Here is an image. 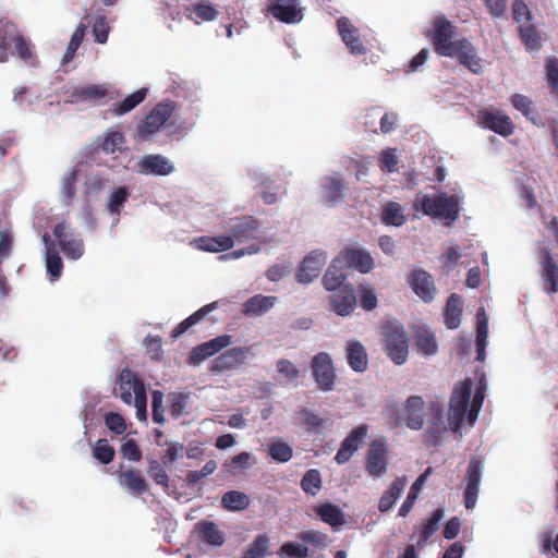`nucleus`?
Segmentation results:
<instances>
[{
	"mask_svg": "<svg viewBox=\"0 0 558 558\" xmlns=\"http://www.w3.org/2000/svg\"><path fill=\"white\" fill-rule=\"evenodd\" d=\"M426 404L421 396H410L402 408L395 402L387 403L383 409V417L390 429L407 426L420 430L425 424Z\"/></svg>",
	"mask_w": 558,
	"mask_h": 558,
	"instance_id": "obj_1",
	"label": "nucleus"
},
{
	"mask_svg": "<svg viewBox=\"0 0 558 558\" xmlns=\"http://www.w3.org/2000/svg\"><path fill=\"white\" fill-rule=\"evenodd\" d=\"M413 208L422 210L424 215L445 219L450 222L459 218V198L457 195H448L447 193H438L434 195H423L416 199Z\"/></svg>",
	"mask_w": 558,
	"mask_h": 558,
	"instance_id": "obj_2",
	"label": "nucleus"
},
{
	"mask_svg": "<svg viewBox=\"0 0 558 558\" xmlns=\"http://www.w3.org/2000/svg\"><path fill=\"white\" fill-rule=\"evenodd\" d=\"M383 344L387 356L396 365H402L407 362L409 354V339L402 325L392 322L385 324Z\"/></svg>",
	"mask_w": 558,
	"mask_h": 558,
	"instance_id": "obj_3",
	"label": "nucleus"
},
{
	"mask_svg": "<svg viewBox=\"0 0 558 558\" xmlns=\"http://www.w3.org/2000/svg\"><path fill=\"white\" fill-rule=\"evenodd\" d=\"M457 27L444 16L436 17L432 23V28L426 32V37L432 41L438 56L451 57L454 48Z\"/></svg>",
	"mask_w": 558,
	"mask_h": 558,
	"instance_id": "obj_4",
	"label": "nucleus"
},
{
	"mask_svg": "<svg viewBox=\"0 0 558 558\" xmlns=\"http://www.w3.org/2000/svg\"><path fill=\"white\" fill-rule=\"evenodd\" d=\"M472 395V380L466 378L458 383L449 401L448 423L451 430L457 432L464 421Z\"/></svg>",
	"mask_w": 558,
	"mask_h": 558,
	"instance_id": "obj_5",
	"label": "nucleus"
},
{
	"mask_svg": "<svg viewBox=\"0 0 558 558\" xmlns=\"http://www.w3.org/2000/svg\"><path fill=\"white\" fill-rule=\"evenodd\" d=\"M312 376L323 392L335 389L337 373L331 356L327 352H319L311 361Z\"/></svg>",
	"mask_w": 558,
	"mask_h": 558,
	"instance_id": "obj_6",
	"label": "nucleus"
},
{
	"mask_svg": "<svg viewBox=\"0 0 558 558\" xmlns=\"http://www.w3.org/2000/svg\"><path fill=\"white\" fill-rule=\"evenodd\" d=\"M347 268L357 270L361 274H368L375 267L374 258L371 253L361 246H345L336 257Z\"/></svg>",
	"mask_w": 558,
	"mask_h": 558,
	"instance_id": "obj_7",
	"label": "nucleus"
},
{
	"mask_svg": "<svg viewBox=\"0 0 558 558\" xmlns=\"http://www.w3.org/2000/svg\"><path fill=\"white\" fill-rule=\"evenodd\" d=\"M478 124L504 137L514 132V124L511 118L501 110L483 109L477 113Z\"/></svg>",
	"mask_w": 558,
	"mask_h": 558,
	"instance_id": "obj_8",
	"label": "nucleus"
},
{
	"mask_svg": "<svg viewBox=\"0 0 558 558\" xmlns=\"http://www.w3.org/2000/svg\"><path fill=\"white\" fill-rule=\"evenodd\" d=\"M175 104L172 100L158 102L140 124V133L154 134L159 131L174 112Z\"/></svg>",
	"mask_w": 558,
	"mask_h": 558,
	"instance_id": "obj_9",
	"label": "nucleus"
},
{
	"mask_svg": "<svg viewBox=\"0 0 558 558\" xmlns=\"http://www.w3.org/2000/svg\"><path fill=\"white\" fill-rule=\"evenodd\" d=\"M388 445L386 439H374L366 457V471L373 477H381L388 469Z\"/></svg>",
	"mask_w": 558,
	"mask_h": 558,
	"instance_id": "obj_10",
	"label": "nucleus"
},
{
	"mask_svg": "<svg viewBox=\"0 0 558 558\" xmlns=\"http://www.w3.org/2000/svg\"><path fill=\"white\" fill-rule=\"evenodd\" d=\"M52 233L68 258L78 259L84 254L83 240L69 231L65 221L57 223Z\"/></svg>",
	"mask_w": 558,
	"mask_h": 558,
	"instance_id": "obj_11",
	"label": "nucleus"
},
{
	"mask_svg": "<svg viewBox=\"0 0 558 558\" xmlns=\"http://www.w3.org/2000/svg\"><path fill=\"white\" fill-rule=\"evenodd\" d=\"M538 258L544 290L548 294H556L558 292V263L546 247L538 250Z\"/></svg>",
	"mask_w": 558,
	"mask_h": 558,
	"instance_id": "obj_12",
	"label": "nucleus"
},
{
	"mask_svg": "<svg viewBox=\"0 0 558 558\" xmlns=\"http://www.w3.org/2000/svg\"><path fill=\"white\" fill-rule=\"evenodd\" d=\"M452 52L450 58H457L459 63L472 73L481 74L483 72L482 59L477 56L476 48L469 39H457Z\"/></svg>",
	"mask_w": 558,
	"mask_h": 558,
	"instance_id": "obj_13",
	"label": "nucleus"
},
{
	"mask_svg": "<svg viewBox=\"0 0 558 558\" xmlns=\"http://www.w3.org/2000/svg\"><path fill=\"white\" fill-rule=\"evenodd\" d=\"M483 462L480 458L472 457L466 474L465 482L466 487L464 492V507L466 509H473L476 505L478 492H480V482L482 475Z\"/></svg>",
	"mask_w": 558,
	"mask_h": 558,
	"instance_id": "obj_14",
	"label": "nucleus"
},
{
	"mask_svg": "<svg viewBox=\"0 0 558 558\" xmlns=\"http://www.w3.org/2000/svg\"><path fill=\"white\" fill-rule=\"evenodd\" d=\"M367 432L368 426L366 424H361L354 427L342 440L341 446L335 456V461L338 464L347 463L353 453L360 448V445L366 437Z\"/></svg>",
	"mask_w": 558,
	"mask_h": 558,
	"instance_id": "obj_15",
	"label": "nucleus"
},
{
	"mask_svg": "<svg viewBox=\"0 0 558 558\" xmlns=\"http://www.w3.org/2000/svg\"><path fill=\"white\" fill-rule=\"evenodd\" d=\"M231 343L232 337L230 335H221L209 341L201 343L191 351L189 357L190 364L198 365L206 359L229 347Z\"/></svg>",
	"mask_w": 558,
	"mask_h": 558,
	"instance_id": "obj_16",
	"label": "nucleus"
},
{
	"mask_svg": "<svg viewBox=\"0 0 558 558\" xmlns=\"http://www.w3.org/2000/svg\"><path fill=\"white\" fill-rule=\"evenodd\" d=\"M327 255L323 251H312L305 258L303 259L299 271L296 274V278L299 282L310 283L315 278H317L324 266L326 265Z\"/></svg>",
	"mask_w": 558,
	"mask_h": 558,
	"instance_id": "obj_17",
	"label": "nucleus"
},
{
	"mask_svg": "<svg viewBox=\"0 0 558 558\" xmlns=\"http://www.w3.org/2000/svg\"><path fill=\"white\" fill-rule=\"evenodd\" d=\"M332 311L339 316H349L356 307V295L352 283H347L342 289L335 291L329 296Z\"/></svg>",
	"mask_w": 558,
	"mask_h": 558,
	"instance_id": "obj_18",
	"label": "nucleus"
},
{
	"mask_svg": "<svg viewBox=\"0 0 558 558\" xmlns=\"http://www.w3.org/2000/svg\"><path fill=\"white\" fill-rule=\"evenodd\" d=\"M250 352V347L229 349L213 361L210 369L213 372H225L236 368L244 364Z\"/></svg>",
	"mask_w": 558,
	"mask_h": 558,
	"instance_id": "obj_19",
	"label": "nucleus"
},
{
	"mask_svg": "<svg viewBox=\"0 0 558 558\" xmlns=\"http://www.w3.org/2000/svg\"><path fill=\"white\" fill-rule=\"evenodd\" d=\"M409 283L415 294L424 302H430L434 299L436 288L433 277L423 269H414L411 272Z\"/></svg>",
	"mask_w": 558,
	"mask_h": 558,
	"instance_id": "obj_20",
	"label": "nucleus"
},
{
	"mask_svg": "<svg viewBox=\"0 0 558 558\" xmlns=\"http://www.w3.org/2000/svg\"><path fill=\"white\" fill-rule=\"evenodd\" d=\"M341 39L353 54H364L366 48L360 40L359 29L347 17H341L337 22Z\"/></svg>",
	"mask_w": 558,
	"mask_h": 558,
	"instance_id": "obj_21",
	"label": "nucleus"
},
{
	"mask_svg": "<svg viewBox=\"0 0 558 558\" xmlns=\"http://www.w3.org/2000/svg\"><path fill=\"white\" fill-rule=\"evenodd\" d=\"M145 392L144 383L131 371L125 369L120 374L119 392L121 400L126 404H132L140 395L138 390Z\"/></svg>",
	"mask_w": 558,
	"mask_h": 558,
	"instance_id": "obj_22",
	"label": "nucleus"
},
{
	"mask_svg": "<svg viewBox=\"0 0 558 558\" xmlns=\"http://www.w3.org/2000/svg\"><path fill=\"white\" fill-rule=\"evenodd\" d=\"M140 172L143 174L168 175L174 167L162 155H146L138 162Z\"/></svg>",
	"mask_w": 558,
	"mask_h": 558,
	"instance_id": "obj_23",
	"label": "nucleus"
},
{
	"mask_svg": "<svg viewBox=\"0 0 558 558\" xmlns=\"http://www.w3.org/2000/svg\"><path fill=\"white\" fill-rule=\"evenodd\" d=\"M277 302L276 296H265L256 294L242 304L241 312L245 316H260L271 310Z\"/></svg>",
	"mask_w": 558,
	"mask_h": 558,
	"instance_id": "obj_24",
	"label": "nucleus"
},
{
	"mask_svg": "<svg viewBox=\"0 0 558 558\" xmlns=\"http://www.w3.org/2000/svg\"><path fill=\"white\" fill-rule=\"evenodd\" d=\"M20 35L21 33L14 23L0 20V62L9 60V50L19 39Z\"/></svg>",
	"mask_w": 558,
	"mask_h": 558,
	"instance_id": "obj_25",
	"label": "nucleus"
},
{
	"mask_svg": "<svg viewBox=\"0 0 558 558\" xmlns=\"http://www.w3.org/2000/svg\"><path fill=\"white\" fill-rule=\"evenodd\" d=\"M110 96L107 84H88L75 87L71 93L73 101H95Z\"/></svg>",
	"mask_w": 558,
	"mask_h": 558,
	"instance_id": "obj_26",
	"label": "nucleus"
},
{
	"mask_svg": "<svg viewBox=\"0 0 558 558\" xmlns=\"http://www.w3.org/2000/svg\"><path fill=\"white\" fill-rule=\"evenodd\" d=\"M119 483L133 495H143L148 492V485L140 470H126L119 473Z\"/></svg>",
	"mask_w": 558,
	"mask_h": 558,
	"instance_id": "obj_27",
	"label": "nucleus"
},
{
	"mask_svg": "<svg viewBox=\"0 0 558 558\" xmlns=\"http://www.w3.org/2000/svg\"><path fill=\"white\" fill-rule=\"evenodd\" d=\"M347 361L349 366L359 373L366 371L368 365L367 352L364 345L355 340L347 344Z\"/></svg>",
	"mask_w": 558,
	"mask_h": 558,
	"instance_id": "obj_28",
	"label": "nucleus"
},
{
	"mask_svg": "<svg viewBox=\"0 0 558 558\" xmlns=\"http://www.w3.org/2000/svg\"><path fill=\"white\" fill-rule=\"evenodd\" d=\"M407 485L405 477H397L388 487L387 490L384 492L379 501H378V510L383 513L389 511L396 501L400 498L404 487Z\"/></svg>",
	"mask_w": 558,
	"mask_h": 558,
	"instance_id": "obj_29",
	"label": "nucleus"
},
{
	"mask_svg": "<svg viewBox=\"0 0 558 558\" xmlns=\"http://www.w3.org/2000/svg\"><path fill=\"white\" fill-rule=\"evenodd\" d=\"M341 264L340 262H336V258L331 262L330 266L327 268L324 277H323V286L329 292H335L342 287L347 286V275L345 272L338 266Z\"/></svg>",
	"mask_w": 558,
	"mask_h": 558,
	"instance_id": "obj_30",
	"label": "nucleus"
},
{
	"mask_svg": "<svg viewBox=\"0 0 558 558\" xmlns=\"http://www.w3.org/2000/svg\"><path fill=\"white\" fill-rule=\"evenodd\" d=\"M444 315L447 328L456 329L459 327L462 316V300L460 295L452 293L448 298Z\"/></svg>",
	"mask_w": 558,
	"mask_h": 558,
	"instance_id": "obj_31",
	"label": "nucleus"
},
{
	"mask_svg": "<svg viewBox=\"0 0 558 558\" xmlns=\"http://www.w3.org/2000/svg\"><path fill=\"white\" fill-rule=\"evenodd\" d=\"M234 240L229 235L201 236L197 240V246L205 252L218 253L233 247Z\"/></svg>",
	"mask_w": 558,
	"mask_h": 558,
	"instance_id": "obj_32",
	"label": "nucleus"
},
{
	"mask_svg": "<svg viewBox=\"0 0 558 558\" xmlns=\"http://www.w3.org/2000/svg\"><path fill=\"white\" fill-rule=\"evenodd\" d=\"M445 511L442 508L434 510L432 515L422 523L420 530V537L417 541L418 547H424L426 542L438 531L439 522L442 520Z\"/></svg>",
	"mask_w": 558,
	"mask_h": 558,
	"instance_id": "obj_33",
	"label": "nucleus"
},
{
	"mask_svg": "<svg viewBox=\"0 0 558 558\" xmlns=\"http://www.w3.org/2000/svg\"><path fill=\"white\" fill-rule=\"evenodd\" d=\"M148 89L140 88L126 96L123 100L116 102L111 108V113L116 117L123 116L133 110L146 98Z\"/></svg>",
	"mask_w": 558,
	"mask_h": 558,
	"instance_id": "obj_34",
	"label": "nucleus"
},
{
	"mask_svg": "<svg viewBox=\"0 0 558 558\" xmlns=\"http://www.w3.org/2000/svg\"><path fill=\"white\" fill-rule=\"evenodd\" d=\"M415 345L425 355H433L438 350L435 333L424 327H418L414 335Z\"/></svg>",
	"mask_w": 558,
	"mask_h": 558,
	"instance_id": "obj_35",
	"label": "nucleus"
},
{
	"mask_svg": "<svg viewBox=\"0 0 558 558\" xmlns=\"http://www.w3.org/2000/svg\"><path fill=\"white\" fill-rule=\"evenodd\" d=\"M217 307V302L209 303L196 312H194L192 315H190L187 318L182 320L177 327H174L171 331L172 338H178L181 335H183L190 327L194 326L198 322H201L208 313H210L213 310Z\"/></svg>",
	"mask_w": 558,
	"mask_h": 558,
	"instance_id": "obj_36",
	"label": "nucleus"
},
{
	"mask_svg": "<svg viewBox=\"0 0 558 558\" xmlns=\"http://www.w3.org/2000/svg\"><path fill=\"white\" fill-rule=\"evenodd\" d=\"M512 106L520 111L527 120L533 124H537L541 117L534 107V102L531 98L522 94H513L510 98Z\"/></svg>",
	"mask_w": 558,
	"mask_h": 558,
	"instance_id": "obj_37",
	"label": "nucleus"
},
{
	"mask_svg": "<svg viewBox=\"0 0 558 558\" xmlns=\"http://www.w3.org/2000/svg\"><path fill=\"white\" fill-rule=\"evenodd\" d=\"M345 185L340 178L327 177L323 186L324 201L329 204H336L343 198Z\"/></svg>",
	"mask_w": 558,
	"mask_h": 558,
	"instance_id": "obj_38",
	"label": "nucleus"
},
{
	"mask_svg": "<svg viewBox=\"0 0 558 558\" xmlns=\"http://www.w3.org/2000/svg\"><path fill=\"white\" fill-rule=\"evenodd\" d=\"M317 515L332 527H339L345 523L344 515L338 506L326 502L315 509Z\"/></svg>",
	"mask_w": 558,
	"mask_h": 558,
	"instance_id": "obj_39",
	"label": "nucleus"
},
{
	"mask_svg": "<svg viewBox=\"0 0 558 558\" xmlns=\"http://www.w3.org/2000/svg\"><path fill=\"white\" fill-rule=\"evenodd\" d=\"M407 218L402 206L397 202H389L381 209V222L385 226L401 227Z\"/></svg>",
	"mask_w": 558,
	"mask_h": 558,
	"instance_id": "obj_40",
	"label": "nucleus"
},
{
	"mask_svg": "<svg viewBox=\"0 0 558 558\" xmlns=\"http://www.w3.org/2000/svg\"><path fill=\"white\" fill-rule=\"evenodd\" d=\"M221 506L229 511H242L250 506V497L239 490H229L222 495Z\"/></svg>",
	"mask_w": 558,
	"mask_h": 558,
	"instance_id": "obj_41",
	"label": "nucleus"
},
{
	"mask_svg": "<svg viewBox=\"0 0 558 558\" xmlns=\"http://www.w3.org/2000/svg\"><path fill=\"white\" fill-rule=\"evenodd\" d=\"M258 227L257 220L253 217H243L232 226V238L242 242L254 236Z\"/></svg>",
	"mask_w": 558,
	"mask_h": 558,
	"instance_id": "obj_42",
	"label": "nucleus"
},
{
	"mask_svg": "<svg viewBox=\"0 0 558 558\" xmlns=\"http://www.w3.org/2000/svg\"><path fill=\"white\" fill-rule=\"evenodd\" d=\"M303 19V8L299 0H281V23L295 24Z\"/></svg>",
	"mask_w": 558,
	"mask_h": 558,
	"instance_id": "obj_43",
	"label": "nucleus"
},
{
	"mask_svg": "<svg viewBox=\"0 0 558 558\" xmlns=\"http://www.w3.org/2000/svg\"><path fill=\"white\" fill-rule=\"evenodd\" d=\"M488 335V319L483 308L477 312L476 322V351L477 360H483L485 355V345Z\"/></svg>",
	"mask_w": 558,
	"mask_h": 558,
	"instance_id": "obj_44",
	"label": "nucleus"
},
{
	"mask_svg": "<svg viewBox=\"0 0 558 558\" xmlns=\"http://www.w3.org/2000/svg\"><path fill=\"white\" fill-rule=\"evenodd\" d=\"M425 481H426V473H423L412 484L405 500L402 502L401 507L399 508V511H398L399 517L404 518L411 512Z\"/></svg>",
	"mask_w": 558,
	"mask_h": 558,
	"instance_id": "obj_45",
	"label": "nucleus"
},
{
	"mask_svg": "<svg viewBox=\"0 0 558 558\" xmlns=\"http://www.w3.org/2000/svg\"><path fill=\"white\" fill-rule=\"evenodd\" d=\"M198 526L199 535L203 542L213 546H221L223 544V535L219 531L216 523L210 521H203Z\"/></svg>",
	"mask_w": 558,
	"mask_h": 558,
	"instance_id": "obj_46",
	"label": "nucleus"
},
{
	"mask_svg": "<svg viewBox=\"0 0 558 558\" xmlns=\"http://www.w3.org/2000/svg\"><path fill=\"white\" fill-rule=\"evenodd\" d=\"M14 52L24 63H26L29 66H36L38 63V59L33 51V46L31 41L24 38V36L21 34L19 36V39H16L15 44L13 45Z\"/></svg>",
	"mask_w": 558,
	"mask_h": 558,
	"instance_id": "obj_47",
	"label": "nucleus"
},
{
	"mask_svg": "<svg viewBox=\"0 0 558 558\" xmlns=\"http://www.w3.org/2000/svg\"><path fill=\"white\" fill-rule=\"evenodd\" d=\"M269 537L266 534L257 535L244 550L242 558H265L269 553Z\"/></svg>",
	"mask_w": 558,
	"mask_h": 558,
	"instance_id": "obj_48",
	"label": "nucleus"
},
{
	"mask_svg": "<svg viewBox=\"0 0 558 558\" xmlns=\"http://www.w3.org/2000/svg\"><path fill=\"white\" fill-rule=\"evenodd\" d=\"M87 24L88 23H80L77 25V27L75 28V31L73 32L71 39L69 41L68 48L62 58L63 63H69L70 61L73 60L77 49L80 48V46L84 39Z\"/></svg>",
	"mask_w": 558,
	"mask_h": 558,
	"instance_id": "obj_49",
	"label": "nucleus"
},
{
	"mask_svg": "<svg viewBox=\"0 0 558 558\" xmlns=\"http://www.w3.org/2000/svg\"><path fill=\"white\" fill-rule=\"evenodd\" d=\"M46 268L52 281L60 278L63 270V262L56 247L46 250Z\"/></svg>",
	"mask_w": 558,
	"mask_h": 558,
	"instance_id": "obj_50",
	"label": "nucleus"
},
{
	"mask_svg": "<svg viewBox=\"0 0 558 558\" xmlns=\"http://www.w3.org/2000/svg\"><path fill=\"white\" fill-rule=\"evenodd\" d=\"M302 424L305 426L308 433H319V428L328 422V426H331L332 422L330 420H325L319 417L313 411L307 408H302L299 412Z\"/></svg>",
	"mask_w": 558,
	"mask_h": 558,
	"instance_id": "obj_51",
	"label": "nucleus"
},
{
	"mask_svg": "<svg viewBox=\"0 0 558 558\" xmlns=\"http://www.w3.org/2000/svg\"><path fill=\"white\" fill-rule=\"evenodd\" d=\"M281 378L288 385L298 386L302 383L303 371L289 360H281Z\"/></svg>",
	"mask_w": 558,
	"mask_h": 558,
	"instance_id": "obj_52",
	"label": "nucleus"
},
{
	"mask_svg": "<svg viewBox=\"0 0 558 558\" xmlns=\"http://www.w3.org/2000/svg\"><path fill=\"white\" fill-rule=\"evenodd\" d=\"M520 38L529 50H537L541 47V36L532 24H523L519 27Z\"/></svg>",
	"mask_w": 558,
	"mask_h": 558,
	"instance_id": "obj_53",
	"label": "nucleus"
},
{
	"mask_svg": "<svg viewBox=\"0 0 558 558\" xmlns=\"http://www.w3.org/2000/svg\"><path fill=\"white\" fill-rule=\"evenodd\" d=\"M302 489L310 495L315 496L322 487V477L318 470H308L301 480Z\"/></svg>",
	"mask_w": 558,
	"mask_h": 558,
	"instance_id": "obj_54",
	"label": "nucleus"
},
{
	"mask_svg": "<svg viewBox=\"0 0 558 558\" xmlns=\"http://www.w3.org/2000/svg\"><path fill=\"white\" fill-rule=\"evenodd\" d=\"M92 451L94 458L102 464H109L114 459V448L109 445L107 439H98Z\"/></svg>",
	"mask_w": 558,
	"mask_h": 558,
	"instance_id": "obj_55",
	"label": "nucleus"
},
{
	"mask_svg": "<svg viewBox=\"0 0 558 558\" xmlns=\"http://www.w3.org/2000/svg\"><path fill=\"white\" fill-rule=\"evenodd\" d=\"M129 197V191L125 186L116 189L109 196L108 210L111 214L120 215L121 207Z\"/></svg>",
	"mask_w": 558,
	"mask_h": 558,
	"instance_id": "obj_56",
	"label": "nucleus"
},
{
	"mask_svg": "<svg viewBox=\"0 0 558 558\" xmlns=\"http://www.w3.org/2000/svg\"><path fill=\"white\" fill-rule=\"evenodd\" d=\"M123 143L124 136L121 132H110L105 136L99 148L106 154H114L120 150Z\"/></svg>",
	"mask_w": 558,
	"mask_h": 558,
	"instance_id": "obj_57",
	"label": "nucleus"
},
{
	"mask_svg": "<svg viewBox=\"0 0 558 558\" xmlns=\"http://www.w3.org/2000/svg\"><path fill=\"white\" fill-rule=\"evenodd\" d=\"M485 388H486L485 384L483 383V380H481L478 386L476 387L473 400L471 402L470 410L468 412V418H469L470 424H473L478 416V412H480L483 401H484Z\"/></svg>",
	"mask_w": 558,
	"mask_h": 558,
	"instance_id": "obj_58",
	"label": "nucleus"
},
{
	"mask_svg": "<svg viewBox=\"0 0 558 558\" xmlns=\"http://www.w3.org/2000/svg\"><path fill=\"white\" fill-rule=\"evenodd\" d=\"M399 158L395 148L381 150L379 155V168L383 172H393L397 170Z\"/></svg>",
	"mask_w": 558,
	"mask_h": 558,
	"instance_id": "obj_59",
	"label": "nucleus"
},
{
	"mask_svg": "<svg viewBox=\"0 0 558 558\" xmlns=\"http://www.w3.org/2000/svg\"><path fill=\"white\" fill-rule=\"evenodd\" d=\"M196 17L203 22H210L217 19L219 12L209 2L201 1L193 7Z\"/></svg>",
	"mask_w": 558,
	"mask_h": 558,
	"instance_id": "obj_60",
	"label": "nucleus"
},
{
	"mask_svg": "<svg viewBox=\"0 0 558 558\" xmlns=\"http://www.w3.org/2000/svg\"><path fill=\"white\" fill-rule=\"evenodd\" d=\"M77 182V171L72 170L68 175L63 177L62 179V196L64 198V203L69 205L74 197L76 193V185Z\"/></svg>",
	"mask_w": 558,
	"mask_h": 558,
	"instance_id": "obj_61",
	"label": "nucleus"
},
{
	"mask_svg": "<svg viewBox=\"0 0 558 558\" xmlns=\"http://www.w3.org/2000/svg\"><path fill=\"white\" fill-rule=\"evenodd\" d=\"M281 556L289 558H306L308 556V548L304 544L288 542L281 545Z\"/></svg>",
	"mask_w": 558,
	"mask_h": 558,
	"instance_id": "obj_62",
	"label": "nucleus"
},
{
	"mask_svg": "<svg viewBox=\"0 0 558 558\" xmlns=\"http://www.w3.org/2000/svg\"><path fill=\"white\" fill-rule=\"evenodd\" d=\"M105 425L117 435H122L126 430L124 417L116 412H109L105 415Z\"/></svg>",
	"mask_w": 558,
	"mask_h": 558,
	"instance_id": "obj_63",
	"label": "nucleus"
},
{
	"mask_svg": "<svg viewBox=\"0 0 558 558\" xmlns=\"http://www.w3.org/2000/svg\"><path fill=\"white\" fill-rule=\"evenodd\" d=\"M546 76L551 89L558 92V59L556 57L547 58Z\"/></svg>",
	"mask_w": 558,
	"mask_h": 558,
	"instance_id": "obj_64",
	"label": "nucleus"
}]
</instances>
